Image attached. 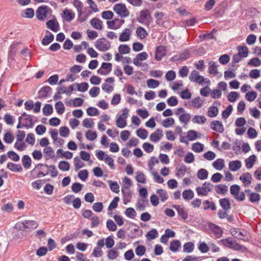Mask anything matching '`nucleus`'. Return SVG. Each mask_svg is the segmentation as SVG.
<instances>
[{
  "label": "nucleus",
  "instance_id": "obj_1",
  "mask_svg": "<svg viewBox=\"0 0 261 261\" xmlns=\"http://www.w3.org/2000/svg\"><path fill=\"white\" fill-rule=\"evenodd\" d=\"M189 79L191 82L198 84H202L204 83L207 85H210L211 83L208 79L204 78L203 76L200 75L199 72L196 70L191 72Z\"/></svg>",
  "mask_w": 261,
  "mask_h": 261
},
{
  "label": "nucleus",
  "instance_id": "obj_2",
  "mask_svg": "<svg viewBox=\"0 0 261 261\" xmlns=\"http://www.w3.org/2000/svg\"><path fill=\"white\" fill-rule=\"evenodd\" d=\"M213 185L210 182H204L202 186L197 187L196 191L199 196H206L213 189Z\"/></svg>",
  "mask_w": 261,
  "mask_h": 261
},
{
  "label": "nucleus",
  "instance_id": "obj_3",
  "mask_svg": "<svg viewBox=\"0 0 261 261\" xmlns=\"http://www.w3.org/2000/svg\"><path fill=\"white\" fill-rule=\"evenodd\" d=\"M94 44L95 47L100 51H107L111 47V42L104 38L97 39Z\"/></svg>",
  "mask_w": 261,
  "mask_h": 261
},
{
  "label": "nucleus",
  "instance_id": "obj_4",
  "mask_svg": "<svg viewBox=\"0 0 261 261\" xmlns=\"http://www.w3.org/2000/svg\"><path fill=\"white\" fill-rule=\"evenodd\" d=\"M114 11L121 17H126L129 16V12L126 6L121 3L117 4L113 7Z\"/></svg>",
  "mask_w": 261,
  "mask_h": 261
},
{
  "label": "nucleus",
  "instance_id": "obj_5",
  "mask_svg": "<svg viewBox=\"0 0 261 261\" xmlns=\"http://www.w3.org/2000/svg\"><path fill=\"white\" fill-rule=\"evenodd\" d=\"M240 187L238 185H232L230 188V193L236 200L243 201L245 196L243 192H240Z\"/></svg>",
  "mask_w": 261,
  "mask_h": 261
},
{
  "label": "nucleus",
  "instance_id": "obj_6",
  "mask_svg": "<svg viewBox=\"0 0 261 261\" xmlns=\"http://www.w3.org/2000/svg\"><path fill=\"white\" fill-rule=\"evenodd\" d=\"M246 123V120L244 117H239L235 121V125L239 128L235 129V133L238 135H243L246 132V128L244 126Z\"/></svg>",
  "mask_w": 261,
  "mask_h": 261
},
{
  "label": "nucleus",
  "instance_id": "obj_7",
  "mask_svg": "<svg viewBox=\"0 0 261 261\" xmlns=\"http://www.w3.org/2000/svg\"><path fill=\"white\" fill-rule=\"evenodd\" d=\"M221 241L224 246L235 250H240L243 248V246L238 243L236 241L230 240L229 238L222 239Z\"/></svg>",
  "mask_w": 261,
  "mask_h": 261
},
{
  "label": "nucleus",
  "instance_id": "obj_8",
  "mask_svg": "<svg viewBox=\"0 0 261 261\" xmlns=\"http://www.w3.org/2000/svg\"><path fill=\"white\" fill-rule=\"evenodd\" d=\"M175 114L179 116V120L182 123L187 124L191 119L190 114L186 113L185 109L182 108L177 109Z\"/></svg>",
  "mask_w": 261,
  "mask_h": 261
},
{
  "label": "nucleus",
  "instance_id": "obj_9",
  "mask_svg": "<svg viewBox=\"0 0 261 261\" xmlns=\"http://www.w3.org/2000/svg\"><path fill=\"white\" fill-rule=\"evenodd\" d=\"M203 101L200 97H196L185 103V105L190 108L199 109L203 105Z\"/></svg>",
  "mask_w": 261,
  "mask_h": 261
},
{
  "label": "nucleus",
  "instance_id": "obj_10",
  "mask_svg": "<svg viewBox=\"0 0 261 261\" xmlns=\"http://www.w3.org/2000/svg\"><path fill=\"white\" fill-rule=\"evenodd\" d=\"M46 24L47 28L54 32H57L60 30L59 23L55 16H53L52 19L47 21Z\"/></svg>",
  "mask_w": 261,
  "mask_h": 261
},
{
  "label": "nucleus",
  "instance_id": "obj_11",
  "mask_svg": "<svg viewBox=\"0 0 261 261\" xmlns=\"http://www.w3.org/2000/svg\"><path fill=\"white\" fill-rule=\"evenodd\" d=\"M48 7L46 6L39 7L36 11L37 18L39 20H44L47 15Z\"/></svg>",
  "mask_w": 261,
  "mask_h": 261
},
{
  "label": "nucleus",
  "instance_id": "obj_12",
  "mask_svg": "<svg viewBox=\"0 0 261 261\" xmlns=\"http://www.w3.org/2000/svg\"><path fill=\"white\" fill-rule=\"evenodd\" d=\"M112 65L110 63H102L101 67L99 68L97 72L100 75H107L109 74L112 70Z\"/></svg>",
  "mask_w": 261,
  "mask_h": 261
},
{
  "label": "nucleus",
  "instance_id": "obj_13",
  "mask_svg": "<svg viewBox=\"0 0 261 261\" xmlns=\"http://www.w3.org/2000/svg\"><path fill=\"white\" fill-rule=\"evenodd\" d=\"M133 31L128 28L124 29L120 34L119 40L120 42H126L130 40Z\"/></svg>",
  "mask_w": 261,
  "mask_h": 261
},
{
  "label": "nucleus",
  "instance_id": "obj_14",
  "mask_svg": "<svg viewBox=\"0 0 261 261\" xmlns=\"http://www.w3.org/2000/svg\"><path fill=\"white\" fill-rule=\"evenodd\" d=\"M19 120L21 121L22 126L28 127H31L33 125V119L31 115H26L23 113L21 117L19 118Z\"/></svg>",
  "mask_w": 261,
  "mask_h": 261
},
{
  "label": "nucleus",
  "instance_id": "obj_15",
  "mask_svg": "<svg viewBox=\"0 0 261 261\" xmlns=\"http://www.w3.org/2000/svg\"><path fill=\"white\" fill-rule=\"evenodd\" d=\"M148 57V55L146 52L139 53L133 59V63L138 67L140 66L141 65V62L146 60Z\"/></svg>",
  "mask_w": 261,
  "mask_h": 261
},
{
  "label": "nucleus",
  "instance_id": "obj_16",
  "mask_svg": "<svg viewBox=\"0 0 261 261\" xmlns=\"http://www.w3.org/2000/svg\"><path fill=\"white\" fill-rule=\"evenodd\" d=\"M252 178V176L249 172L242 174L239 177V179L243 182L244 187H248L251 184Z\"/></svg>",
  "mask_w": 261,
  "mask_h": 261
},
{
  "label": "nucleus",
  "instance_id": "obj_17",
  "mask_svg": "<svg viewBox=\"0 0 261 261\" xmlns=\"http://www.w3.org/2000/svg\"><path fill=\"white\" fill-rule=\"evenodd\" d=\"M62 18L66 21H71L74 18L75 14L71 10L65 9L63 11Z\"/></svg>",
  "mask_w": 261,
  "mask_h": 261
},
{
  "label": "nucleus",
  "instance_id": "obj_18",
  "mask_svg": "<svg viewBox=\"0 0 261 261\" xmlns=\"http://www.w3.org/2000/svg\"><path fill=\"white\" fill-rule=\"evenodd\" d=\"M210 127L213 130L218 133H221L224 131L223 124L220 121L215 120L212 121L210 124Z\"/></svg>",
  "mask_w": 261,
  "mask_h": 261
},
{
  "label": "nucleus",
  "instance_id": "obj_19",
  "mask_svg": "<svg viewBox=\"0 0 261 261\" xmlns=\"http://www.w3.org/2000/svg\"><path fill=\"white\" fill-rule=\"evenodd\" d=\"M163 131L161 129H157L154 133L149 136L150 140L154 143L158 142L163 137Z\"/></svg>",
  "mask_w": 261,
  "mask_h": 261
},
{
  "label": "nucleus",
  "instance_id": "obj_20",
  "mask_svg": "<svg viewBox=\"0 0 261 261\" xmlns=\"http://www.w3.org/2000/svg\"><path fill=\"white\" fill-rule=\"evenodd\" d=\"M166 54V48L163 46H159L156 48L155 53V58L158 61H160L162 59Z\"/></svg>",
  "mask_w": 261,
  "mask_h": 261
},
{
  "label": "nucleus",
  "instance_id": "obj_21",
  "mask_svg": "<svg viewBox=\"0 0 261 261\" xmlns=\"http://www.w3.org/2000/svg\"><path fill=\"white\" fill-rule=\"evenodd\" d=\"M230 232L234 238L242 240H245L247 234L246 232L240 231L239 229L235 228L231 229Z\"/></svg>",
  "mask_w": 261,
  "mask_h": 261
},
{
  "label": "nucleus",
  "instance_id": "obj_22",
  "mask_svg": "<svg viewBox=\"0 0 261 261\" xmlns=\"http://www.w3.org/2000/svg\"><path fill=\"white\" fill-rule=\"evenodd\" d=\"M33 226V221H24L20 222L16 224V227L22 230H27L28 229L31 228Z\"/></svg>",
  "mask_w": 261,
  "mask_h": 261
},
{
  "label": "nucleus",
  "instance_id": "obj_23",
  "mask_svg": "<svg viewBox=\"0 0 261 261\" xmlns=\"http://www.w3.org/2000/svg\"><path fill=\"white\" fill-rule=\"evenodd\" d=\"M228 167L230 171L236 172L242 167L241 162L239 160L230 161L228 164Z\"/></svg>",
  "mask_w": 261,
  "mask_h": 261
},
{
  "label": "nucleus",
  "instance_id": "obj_24",
  "mask_svg": "<svg viewBox=\"0 0 261 261\" xmlns=\"http://www.w3.org/2000/svg\"><path fill=\"white\" fill-rule=\"evenodd\" d=\"M173 207L177 211L178 214L182 218V219L186 220L188 218V213L184 207L179 205H174Z\"/></svg>",
  "mask_w": 261,
  "mask_h": 261
},
{
  "label": "nucleus",
  "instance_id": "obj_25",
  "mask_svg": "<svg viewBox=\"0 0 261 261\" xmlns=\"http://www.w3.org/2000/svg\"><path fill=\"white\" fill-rule=\"evenodd\" d=\"M91 25L95 29L101 30L103 28V22L99 19L94 17L90 21Z\"/></svg>",
  "mask_w": 261,
  "mask_h": 261
},
{
  "label": "nucleus",
  "instance_id": "obj_26",
  "mask_svg": "<svg viewBox=\"0 0 261 261\" xmlns=\"http://www.w3.org/2000/svg\"><path fill=\"white\" fill-rule=\"evenodd\" d=\"M256 160L255 155H251L245 160V166L247 169H249L253 167Z\"/></svg>",
  "mask_w": 261,
  "mask_h": 261
},
{
  "label": "nucleus",
  "instance_id": "obj_27",
  "mask_svg": "<svg viewBox=\"0 0 261 261\" xmlns=\"http://www.w3.org/2000/svg\"><path fill=\"white\" fill-rule=\"evenodd\" d=\"M214 188L216 192L220 195H225L228 191L227 186L223 184L216 185Z\"/></svg>",
  "mask_w": 261,
  "mask_h": 261
},
{
  "label": "nucleus",
  "instance_id": "obj_28",
  "mask_svg": "<svg viewBox=\"0 0 261 261\" xmlns=\"http://www.w3.org/2000/svg\"><path fill=\"white\" fill-rule=\"evenodd\" d=\"M51 89L49 86H45L42 88L38 92V95L39 97L45 98L47 97L50 93Z\"/></svg>",
  "mask_w": 261,
  "mask_h": 261
},
{
  "label": "nucleus",
  "instance_id": "obj_29",
  "mask_svg": "<svg viewBox=\"0 0 261 261\" xmlns=\"http://www.w3.org/2000/svg\"><path fill=\"white\" fill-rule=\"evenodd\" d=\"M123 195V201L124 204L130 201L132 199V193L129 190H121Z\"/></svg>",
  "mask_w": 261,
  "mask_h": 261
},
{
  "label": "nucleus",
  "instance_id": "obj_30",
  "mask_svg": "<svg viewBox=\"0 0 261 261\" xmlns=\"http://www.w3.org/2000/svg\"><path fill=\"white\" fill-rule=\"evenodd\" d=\"M156 194L159 195L162 202H164L169 197L168 192L164 189H159L156 191Z\"/></svg>",
  "mask_w": 261,
  "mask_h": 261
},
{
  "label": "nucleus",
  "instance_id": "obj_31",
  "mask_svg": "<svg viewBox=\"0 0 261 261\" xmlns=\"http://www.w3.org/2000/svg\"><path fill=\"white\" fill-rule=\"evenodd\" d=\"M224 166V160L222 159H218L213 163V167L219 171L222 170Z\"/></svg>",
  "mask_w": 261,
  "mask_h": 261
},
{
  "label": "nucleus",
  "instance_id": "obj_32",
  "mask_svg": "<svg viewBox=\"0 0 261 261\" xmlns=\"http://www.w3.org/2000/svg\"><path fill=\"white\" fill-rule=\"evenodd\" d=\"M136 35L138 38L142 40L147 37L148 33L144 28L139 27L136 30Z\"/></svg>",
  "mask_w": 261,
  "mask_h": 261
},
{
  "label": "nucleus",
  "instance_id": "obj_33",
  "mask_svg": "<svg viewBox=\"0 0 261 261\" xmlns=\"http://www.w3.org/2000/svg\"><path fill=\"white\" fill-rule=\"evenodd\" d=\"M7 167L13 172H21L22 171V168L20 165L15 164L11 162L7 164Z\"/></svg>",
  "mask_w": 261,
  "mask_h": 261
},
{
  "label": "nucleus",
  "instance_id": "obj_34",
  "mask_svg": "<svg viewBox=\"0 0 261 261\" xmlns=\"http://www.w3.org/2000/svg\"><path fill=\"white\" fill-rule=\"evenodd\" d=\"M46 33H48V35H45L42 41V43L44 45H48L54 40V36L52 33L48 31H47Z\"/></svg>",
  "mask_w": 261,
  "mask_h": 261
},
{
  "label": "nucleus",
  "instance_id": "obj_35",
  "mask_svg": "<svg viewBox=\"0 0 261 261\" xmlns=\"http://www.w3.org/2000/svg\"><path fill=\"white\" fill-rule=\"evenodd\" d=\"M148 204V203L146 200L144 199H139L136 203V207L137 210L142 211L145 210Z\"/></svg>",
  "mask_w": 261,
  "mask_h": 261
},
{
  "label": "nucleus",
  "instance_id": "obj_36",
  "mask_svg": "<svg viewBox=\"0 0 261 261\" xmlns=\"http://www.w3.org/2000/svg\"><path fill=\"white\" fill-rule=\"evenodd\" d=\"M44 167L47 168V170L49 171L51 173V177H56L58 174V172L57 171L56 167L54 165H44L42 164H38V167L39 166Z\"/></svg>",
  "mask_w": 261,
  "mask_h": 261
},
{
  "label": "nucleus",
  "instance_id": "obj_37",
  "mask_svg": "<svg viewBox=\"0 0 261 261\" xmlns=\"http://www.w3.org/2000/svg\"><path fill=\"white\" fill-rule=\"evenodd\" d=\"M180 245V243L178 240H173L170 243L169 249L172 252H176L178 250Z\"/></svg>",
  "mask_w": 261,
  "mask_h": 261
},
{
  "label": "nucleus",
  "instance_id": "obj_38",
  "mask_svg": "<svg viewBox=\"0 0 261 261\" xmlns=\"http://www.w3.org/2000/svg\"><path fill=\"white\" fill-rule=\"evenodd\" d=\"M208 72L210 74L216 75L218 73L217 63L214 61H210L208 63Z\"/></svg>",
  "mask_w": 261,
  "mask_h": 261
},
{
  "label": "nucleus",
  "instance_id": "obj_39",
  "mask_svg": "<svg viewBox=\"0 0 261 261\" xmlns=\"http://www.w3.org/2000/svg\"><path fill=\"white\" fill-rule=\"evenodd\" d=\"M194 249V245L192 242H187L183 246V251L184 252L190 253L192 252Z\"/></svg>",
  "mask_w": 261,
  "mask_h": 261
},
{
  "label": "nucleus",
  "instance_id": "obj_40",
  "mask_svg": "<svg viewBox=\"0 0 261 261\" xmlns=\"http://www.w3.org/2000/svg\"><path fill=\"white\" fill-rule=\"evenodd\" d=\"M73 163L75 170L76 171H78L80 169L84 167L85 166V164L81 160V159L78 156H76L74 158Z\"/></svg>",
  "mask_w": 261,
  "mask_h": 261
},
{
  "label": "nucleus",
  "instance_id": "obj_41",
  "mask_svg": "<svg viewBox=\"0 0 261 261\" xmlns=\"http://www.w3.org/2000/svg\"><path fill=\"white\" fill-rule=\"evenodd\" d=\"M69 163L65 161H62L59 163L58 168L62 171H67L70 169Z\"/></svg>",
  "mask_w": 261,
  "mask_h": 261
},
{
  "label": "nucleus",
  "instance_id": "obj_42",
  "mask_svg": "<svg viewBox=\"0 0 261 261\" xmlns=\"http://www.w3.org/2000/svg\"><path fill=\"white\" fill-rule=\"evenodd\" d=\"M22 165L24 168L29 169L31 166L32 160L28 155H24L22 159Z\"/></svg>",
  "mask_w": 261,
  "mask_h": 261
},
{
  "label": "nucleus",
  "instance_id": "obj_43",
  "mask_svg": "<svg viewBox=\"0 0 261 261\" xmlns=\"http://www.w3.org/2000/svg\"><path fill=\"white\" fill-rule=\"evenodd\" d=\"M122 187L121 190H129L132 185V180L127 177H125L122 179Z\"/></svg>",
  "mask_w": 261,
  "mask_h": 261
},
{
  "label": "nucleus",
  "instance_id": "obj_44",
  "mask_svg": "<svg viewBox=\"0 0 261 261\" xmlns=\"http://www.w3.org/2000/svg\"><path fill=\"white\" fill-rule=\"evenodd\" d=\"M203 204L204 205L203 208L204 210L211 209L212 211H215L216 210V205L213 201H210L206 200L203 202Z\"/></svg>",
  "mask_w": 261,
  "mask_h": 261
},
{
  "label": "nucleus",
  "instance_id": "obj_45",
  "mask_svg": "<svg viewBox=\"0 0 261 261\" xmlns=\"http://www.w3.org/2000/svg\"><path fill=\"white\" fill-rule=\"evenodd\" d=\"M73 5L76 8L78 15L82 14V9L83 8V4L80 0H73Z\"/></svg>",
  "mask_w": 261,
  "mask_h": 261
},
{
  "label": "nucleus",
  "instance_id": "obj_46",
  "mask_svg": "<svg viewBox=\"0 0 261 261\" xmlns=\"http://www.w3.org/2000/svg\"><path fill=\"white\" fill-rule=\"evenodd\" d=\"M211 229L217 238H220L223 233L222 229L216 225H213L211 227Z\"/></svg>",
  "mask_w": 261,
  "mask_h": 261
},
{
  "label": "nucleus",
  "instance_id": "obj_47",
  "mask_svg": "<svg viewBox=\"0 0 261 261\" xmlns=\"http://www.w3.org/2000/svg\"><path fill=\"white\" fill-rule=\"evenodd\" d=\"M221 206L224 210H228L230 208V203L227 198H222L219 200Z\"/></svg>",
  "mask_w": 261,
  "mask_h": 261
},
{
  "label": "nucleus",
  "instance_id": "obj_48",
  "mask_svg": "<svg viewBox=\"0 0 261 261\" xmlns=\"http://www.w3.org/2000/svg\"><path fill=\"white\" fill-rule=\"evenodd\" d=\"M208 175V171L205 169H200L197 172V177L200 180L207 179Z\"/></svg>",
  "mask_w": 261,
  "mask_h": 261
},
{
  "label": "nucleus",
  "instance_id": "obj_49",
  "mask_svg": "<svg viewBox=\"0 0 261 261\" xmlns=\"http://www.w3.org/2000/svg\"><path fill=\"white\" fill-rule=\"evenodd\" d=\"M206 121V119L204 116L195 115L192 118V122L194 123L202 124H204Z\"/></svg>",
  "mask_w": 261,
  "mask_h": 261
},
{
  "label": "nucleus",
  "instance_id": "obj_50",
  "mask_svg": "<svg viewBox=\"0 0 261 261\" xmlns=\"http://www.w3.org/2000/svg\"><path fill=\"white\" fill-rule=\"evenodd\" d=\"M183 198L186 200L192 199L194 196V192L191 190H186L182 193Z\"/></svg>",
  "mask_w": 261,
  "mask_h": 261
},
{
  "label": "nucleus",
  "instance_id": "obj_51",
  "mask_svg": "<svg viewBox=\"0 0 261 261\" xmlns=\"http://www.w3.org/2000/svg\"><path fill=\"white\" fill-rule=\"evenodd\" d=\"M192 149L195 152H201L203 151L204 145L199 142L195 143L192 146Z\"/></svg>",
  "mask_w": 261,
  "mask_h": 261
},
{
  "label": "nucleus",
  "instance_id": "obj_52",
  "mask_svg": "<svg viewBox=\"0 0 261 261\" xmlns=\"http://www.w3.org/2000/svg\"><path fill=\"white\" fill-rule=\"evenodd\" d=\"M136 179L138 182L143 184L146 182L145 174L141 171L136 172Z\"/></svg>",
  "mask_w": 261,
  "mask_h": 261
},
{
  "label": "nucleus",
  "instance_id": "obj_53",
  "mask_svg": "<svg viewBox=\"0 0 261 261\" xmlns=\"http://www.w3.org/2000/svg\"><path fill=\"white\" fill-rule=\"evenodd\" d=\"M218 112L219 110L217 107L211 106L207 111V115L211 118H213L217 116Z\"/></svg>",
  "mask_w": 261,
  "mask_h": 261
},
{
  "label": "nucleus",
  "instance_id": "obj_54",
  "mask_svg": "<svg viewBox=\"0 0 261 261\" xmlns=\"http://www.w3.org/2000/svg\"><path fill=\"white\" fill-rule=\"evenodd\" d=\"M119 53L120 54H127L130 51V48L126 44H121L118 48Z\"/></svg>",
  "mask_w": 261,
  "mask_h": 261
},
{
  "label": "nucleus",
  "instance_id": "obj_55",
  "mask_svg": "<svg viewBox=\"0 0 261 261\" xmlns=\"http://www.w3.org/2000/svg\"><path fill=\"white\" fill-rule=\"evenodd\" d=\"M158 235L159 234L156 229L153 228L147 233L146 237L148 240H151L156 238Z\"/></svg>",
  "mask_w": 261,
  "mask_h": 261
},
{
  "label": "nucleus",
  "instance_id": "obj_56",
  "mask_svg": "<svg viewBox=\"0 0 261 261\" xmlns=\"http://www.w3.org/2000/svg\"><path fill=\"white\" fill-rule=\"evenodd\" d=\"M119 255V252L115 249H111L107 251V256L110 260L115 259Z\"/></svg>",
  "mask_w": 261,
  "mask_h": 261
},
{
  "label": "nucleus",
  "instance_id": "obj_57",
  "mask_svg": "<svg viewBox=\"0 0 261 261\" xmlns=\"http://www.w3.org/2000/svg\"><path fill=\"white\" fill-rule=\"evenodd\" d=\"M140 17L143 21H149L151 18L149 11L144 10L140 11Z\"/></svg>",
  "mask_w": 261,
  "mask_h": 261
},
{
  "label": "nucleus",
  "instance_id": "obj_58",
  "mask_svg": "<svg viewBox=\"0 0 261 261\" xmlns=\"http://www.w3.org/2000/svg\"><path fill=\"white\" fill-rule=\"evenodd\" d=\"M55 109L58 114L61 115L64 113L65 111V107L62 101H58L55 104Z\"/></svg>",
  "mask_w": 261,
  "mask_h": 261
},
{
  "label": "nucleus",
  "instance_id": "obj_59",
  "mask_svg": "<svg viewBox=\"0 0 261 261\" xmlns=\"http://www.w3.org/2000/svg\"><path fill=\"white\" fill-rule=\"evenodd\" d=\"M198 248L199 251L203 253L207 252L210 250L208 245L204 242H199Z\"/></svg>",
  "mask_w": 261,
  "mask_h": 261
},
{
  "label": "nucleus",
  "instance_id": "obj_60",
  "mask_svg": "<svg viewBox=\"0 0 261 261\" xmlns=\"http://www.w3.org/2000/svg\"><path fill=\"white\" fill-rule=\"evenodd\" d=\"M146 83L148 87L151 89H154L160 85L159 81L152 79L148 80Z\"/></svg>",
  "mask_w": 261,
  "mask_h": 261
},
{
  "label": "nucleus",
  "instance_id": "obj_61",
  "mask_svg": "<svg viewBox=\"0 0 261 261\" xmlns=\"http://www.w3.org/2000/svg\"><path fill=\"white\" fill-rule=\"evenodd\" d=\"M239 97L238 93L235 91L230 92L227 96V99L230 102H235Z\"/></svg>",
  "mask_w": 261,
  "mask_h": 261
},
{
  "label": "nucleus",
  "instance_id": "obj_62",
  "mask_svg": "<svg viewBox=\"0 0 261 261\" xmlns=\"http://www.w3.org/2000/svg\"><path fill=\"white\" fill-rule=\"evenodd\" d=\"M136 134L140 138L145 140L147 137L148 132L144 128H139L136 132Z\"/></svg>",
  "mask_w": 261,
  "mask_h": 261
},
{
  "label": "nucleus",
  "instance_id": "obj_63",
  "mask_svg": "<svg viewBox=\"0 0 261 261\" xmlns=\"http://www.w3.org/2000/svg\"><path fill=\"white\" fill-rule=\"evenodd\" d=\"M42 112L45 116H48L53 112V107L49 104H46L42 109Z\"/></svg>",
  "mask_w": 261,
  "mask_h": 261
},
{
  "label": "nucleus",
  "instance_id": "obj_64",
  "mask_svg": "<svg viewBox=\"0 0 261 261\" xmlns=\"http://www.w3.org/2000/svg\"><path fill=\"white\" fill-rule=\"evenodd\" d=\"M187 138L189 141H193L198 138L197 132L194 130H190L187 132Z\"/></svg>",
  "mask_w": 261,
  "mask_h": 261
}]
</instances>
